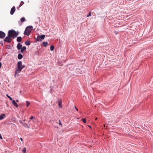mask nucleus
<instances>
[{"label": "nucleus", "mask_w": 153, "mask_h": 153, "mask_svg": "<svg viewBox=\"0 0 153 153\" xmlns=\"http://www.w3.org/2000/svg\"><path fill=\"white\" fill-rule=\"evenodd\" d=\"M62 101H59L58 103V105H59V106L61 108H62Z\"/></svg>", "instance_id": "dca6fc26"}, {"label": "nucleus", "mask_w": 153, "mask_h": 153, "mask_svg": "<svg viewBox=\"0 0 153 153\" xmlns=\"http://www.w3.org/2000/svg\"><path fill=\"white\" fill-rule=\"evenodd\" d=\"M25 65H22V62L19 61L17 63V69H16L15 71V76L16 77V74L20 73L21 70L24 68H25Z\"/></svg>", "instance_id": "f257e3e1"}, {"label": "nucleus", "mask_w": 153, "mask_h": 153, "mask_svg": "<svg viewBox=\"0 0 153 153\" xmlns=\"http://www.w3.org/2000/svg\"><path fill=\"white\" fill-rule=\"evenodd\" d=\"M26 49V48L24 46L22 48H21V52L22 53Z\"/></svg>", "instance_id": "9b49d317"}, {"label": "nucleus", "mask_w": 153, "mask_h": 153, "mask_svg": "<svg viewBox=\"0 0 153 153\" xmlns=\"http://www.w3.org/2000/svg\"><path fill=\"white\" fill-rule=\"evenodd\" d=\"M33 27L31 26H30L27 27L24 32V34L27 36H29L31 31L32 30Z\"/></svg>", "instance_id": "7ed1b4c3"}, {"label": "nucleus", "mask_w": 153, "mask_h": 153, "mask_svg": "<svg viewBox=\"0 0 153 153\" xmlns=\"http://www.w3.org/2000/svg\"><path fill=\"white\" fill-rule=\"evenodd\" d=\"M1 62H0V68H1Z\"/></svg>", "instance_id": "c85d7f7f"}, {"label": "nucleus", "mask_w": 153, "mask_h": 153, "mask_svg": "<svg viewBox=\"0 0 153 153\" xmlns=\"http://www.w3.org/2000/svg\"><path fill=\"white\" fill-rule=\"evenodd\" d=\"M42 43H43V46L45 47H46L47 46L48 44V42H42Z\"/></svg>", "instance_id": "2eb2a0df"}, {"label": "nucleus", "mask_w": 153, "mask_h": 153, "mask_svg": "<svg viewBox=\"0 0 153 153\" xmlns=\"http://www.w3.org/2000/svg\"><path fill=\"white\" fill-rule=\"evenodd\" d=\"M45 35H38L36 39V41H41L42 39H45Z\"/></svg>", "instance_id": "20e7f679"}, {"label": "nucleus", "mask_w": 153, "mask_h": 153, "mask_svg": "<svg viewBox=\"0 0 153 153\" xmlns=\"http://www.w3.org/2000/svg\"><path fill=\"white\" fill-rule=\"evenodd\" d=\"M91 12H90L88 15L87 16V17H88L91 16Z\"/></svg>", "instance_id": "4be33fe9"}, {"label": "nucleus", "mask_w": 153, "mask_h": 153, "mask_svg": "<svg viewBox=\"0 0 153 153\" xmlns=\"http://www.w3.org/2000/svg\"><path fill=\"white\" fill-rule=\"evenodd\" d=\"M22 45H21L20 43H18L17 46V48L18 50H19L21 49L22 48Z\"/></svg>", "instance_id": "1a4fd4ad"}, {"label": "nucleus", "mask_w": 153, "mask_h": 153, "mask_svg": "<svg viewBox=\"0 0 153 153\" xmlns=\"http://www.w3.org/2000/svg\"><path fill=\"white\" fill-rule=\"evenodd\" d=\"M22 40V38L21 36H19L17 38V41L18 42H21Z\"/></svg>", "instance_id": "9d476101"}, {"label": "nucleus", "mask_w": 153, "mask_h": 153, "mask_svg": "<svg viewBox=\"0 0 153 153\" xmlns=\"http://www.w3.org/2000/svg\"><path fill=\"white\" fill-rule=\"evenodd\" d=\"M24 2H23V1H21V3L19 5V7H21L24 4Z\"/></svg>", "instance_id": "412c9836"}, {"label": "nucleus", "mask_w": 153, "mask_h": 153, "mask_svg": "<svg viewBox=\"0 0 153 153\" xmlns=\"http://www.w3.org/2000/svg\"><path fill=\"white\" fill-rule=\"evenodd\" d=\"M12 104L13 105L16 107H18L19 106L16 103L15 101L14 100H12Z\"/></svg>", "instance_id": "6e6552de"}, {"label": "nucleus", "mask_w": 153, "mask_h": 153, "mask_svg": "<svg viewBox=\"0 0 153 153\" xmlns=\"http://www.w3.org/2000/svg\"><path fill=\"white\" fill-rule=\"evenodd\" d=\"M97 119V118H95V120H96Z\"/></svg>", "instance_id": "72a5a7b5"}, {"label": "nucleus", "mask_w": 153, "mask_h": 153, "mask_svg": "<svg viewBox=\"0 0 153 153\" xmlns=\"http://www.w3.org/2000/svg\"><path fill=\"white\" fill-rule=\"evenodd\" d=\"M54 47L53 45H51L50 47V50L51 51H52L54 50Z\"/></svg>", "instance_id": "aec40b11"}, {"label": "nucleus", "mask_w": 153, "mask_h": 153, "mask_svg": "<svg viewBox=\"0 0 153 153\" xmlns=\"http://www.w3.org/2000/svg\"><path fill=\"white\" fill-rule=\"evenodd\" d=\"M16 102H19V100H16Z\"/></svg>", "instance_id": "7c9ffc66"}, {"label": "nucleus", "mask_w": 153, "mask_h": 153, "mask_svg": "<svg viewBox=\"0 0 153 153\" xmlns=\"http://www.w3.org/2000/svg\"><path fill=\"white\" fill-rule=\"evenodd\" d=\"M81 120L85 123H86V119L85 118H83L81 119Z\"/></svg>", "instance_id": "6ab92c4d"}, {"label": "nucleus", "mask_w": 153, "mask_h": 153, "mask_svg": "<svg viewBox=\"0 0 153 153\" xmlns=\"http://www.w3.org/2000/svg\"><path fill=\"white\" fill-rule=\"evenodd\" d=\"M22 151L23 152V153H25L26 151V149L25 148H24Z\"/></svg>", "instance_id": "b1692460"}, {"label": "nucleus", "mask_w": 153, "mask_h": 153, "mask_svg": "<svg viewBox=\"0 0 153 153\" xmlns=\"http://www.w3.org/2000/svg\"><path fill=\"white\" fill-rule=\"evenodd\" d=\"M26 102H27V107H28L30 103L29 102H28L27 101H26Z\"/></svg>", "instance_id": "393cba45"}, {"label": "nucleus", "mask_w": 153, "mask_h": 153, "mask_svg": "<svg viewBox=\"0 0 153 153\" xmlns=\"http://www.w3.org/2000/svg\"><path fill=\"white\" fill-rule=\"evenodd\" d=\"M5 116V115L4 114H2L1 116H0V120L3 119Z\"/></svg>", "instance_id": "4468645a"}, {"label": "nucleus", "mask_w": 153, "mask_h": 153, "mask_svg": "<svg viewBox=\"0 0 153 153\" xmlns=\"http://www.w3.org/2000/svg\"><path fill=\"white\" fill-rule=\"evenodd\" d=\"M75 108L77 111L78 110V109L76 108V106H75Z\"/></svg>", "instance_id": "c756f323"}, {"label": "nucleus", "mask_w": 153, "mask_h": 153, "mask_svg": "<svg viewBox=\"0 0 153 153\" xmlns=\"http://www.w3.org/2000/svg\"><path fill=\"white\" fill-rule=\"evenodd\" d=\"M25 44L27 45H29L30 44V43L29 41L27 40L25 42Z\"/></svg>", "instance_id": "ddd939ff"}, {"label": "nucleus", "mask_w": 153, "mask_h": 153, "mask_svg": "<svg viewBox=\"0 0 153 153\" xmlns=\"http://www.w3.org/2000/svg\"><path fill=\"white\" fill-rule=\"evenodd\" d=\"M25 21V18H24V17H22V18H21V21L22 22H24Z\"/></svg>", "instance_id": "a211bd4d"}, {"label": "nucleus", "mask_w": 153, "mask_h": 153, "mask_svg": "<svg viewBox=\"0 0 153 153\" xmlns=\"http://www.w3.org/2000/svg\"><path fill=\"white\" fill-rule=\"evenodd\" d=\"M23 57V56L21 54H19L18 56V58L19 59H20Z\"/></svg>", "instance_id": "f8f14e48"}, {"label": "nucleus", "mask_w": 153, "mask_h": 153, "mask_svg": "<svg viewBox=\"0 0 153 153\" xmlns=\"http://www.w3.org/2000/svg\"><path fill=\"white\" fill-rule=\"evenodd\" d=\"M59 122H60V123H59V125H61V122H60V121H59Z\"/></svg>", "instance_id": "2f4dec72"}, {"label": "nucleus", "mask_w": 153, "mask_h": 153, "mask_svg": "<svg viewBox=\"0 0 153 153\" xmlns=\"http://www.w3.org/2000/svg\"><path fill=\"white\" fill-rule=\"evenodd\" d=\"M23 126H24V127H26V128H29V127L28 126V125L27 124H25V123H23Z\"/></svg>", "instance_id": "f3484780"}, {"label": "nucleus", "mask_w": 153, "mask_h": 153, "mask_svg": "<svg viewBox=\"0 0 153 153\" xmlns=\"http://www.w3.org/2000/svg\"><path fill=\"white\" fill-rule=\"evenodd\" d=\"M0 138L1 139H2V137L1 135V134H0Z\"/></svg>", "instance_id": "bb28decb"}, {"label": "nucleus", "mask_w": 153, "mask_h": 153, "mask_svg": "<svg viewBox=\"0 0 153 153\" xmlns=\"http://www.w3.org/2000/svg\"><path fill=\"white\" fill-rule=\"evenodd\" d=\"M6 96L8 98H9L10 99V100L12 101L13 100L12 98L11 97H10V96H9L8 94H6Z\"/></svg>", "instance_id": "5701e85b"}, {"label": "nucleus", "mask_w": 153, "mask_h": 153, "mask_svg": "<svg viewBox=\"0 0 153 153\" xmlns=\"http://www.w3.org/2000/svg\"><path fill=\"white\" fill-rule=\"evenodd\" d=\"M16 10V8L14 6H13L11 9L10 11V13L11 15H13L14 12H15Z\"/></svg>", "instance_id": "0eeeda50"}, {"label": "nucleus", "mask_w": 153, "mask_h": 153, "mask_svg": "<svg viewBox=\"0 0 153 153\" xmlns=\"http://www.w3.org/2000/svg\"><path fill=\"white\" fill-rule=\"evenodd\" d=\"M34 118V117L33 116H31L30 117V119L32 120Z\"/></svg>", "instance_id": "a878e982"}, {"label": "nucleus", "mask_w": 153, "mask_h": 153, "mask_svg": "<svg viewBox=\"0 0 153 153\" xmlns=\"http://www.w3.org/2000/svg\"><path fill=\"white\" fill-rule=\"evenodd\" d=\"M88 126L89 127H90V128H91V126Z\"/></svg>", "instance_id": "473e14b6"}, {"label": "nucleus", "mask_w": 153, "mask_h": 153, "mask_svg": "<svg viewBox=\"0 0 153 153\" xmlns=\"http://www.w3.org/2000/svg\"><path fill=\"white\" fill-rule=\"evenodd\" d=\"M10 36H7L4 39V41H5L7 42L8 43H10L11 42V40H12V39Z\"/></svg>", "instance_id": "39448f33"}, {"label": "nucleus", "mask_w": 153, "mask_h": 153, "mask_svg": "<svg viewBox=\"0 0 153 153\" xmlns=\"http://www.w3.org/2000/svg\"><path fill=\"white\" fill-rule=\"evenodd\" d=\"M20 140H21V141H23V139H22V138H20Z\"/></svg>", "instance_id": "cd10ccee"}, {"label": "nucleus", "mask_w": 153, "mask_h": 153, "mask_svg": "<svg viewBox=\"0 0 153 153\" xmlns=\"http://www.w3.org/2000/svg\"><path fill=\"white\" fill-rule=\"evenodd\" d=\"M5 36V34L2 31H0V38H3Z\"/></svg>", "instance_id": "423d86ee"}, {"label": "nucleus", "mask_w": 153, "mask_h": 153, "mask_svg": "<svg viewBox=\"0 0 153 153\" xmlns=\"http://www.w3.org/2000/svg\"><path fill=\"white\" fill-rule=\"evenodd\" d=\"M18 34L14 30H10L8 32V36L13 38L16 37Z\"/></svg>", "instance_id": "f03ea898"}]
</instances>
